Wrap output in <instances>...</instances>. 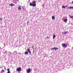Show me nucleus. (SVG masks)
I'll return each mask as SVG.
<instances>
[{"label": "nucleus", "instance_id": "nucleus-31", "mask_svg": "<svg viewBox=\"0 0 73 73\" xmlns=\"http://www.w3.org/2000/svg\"><path fill=\"white\" fill-rule=\"evenodd\" d=\"M27 23H28V22H27Z\"/></svg>", "mask_w": 73, "mask_h": 73}, {"label": "nucleus", "instance_id": "nucleus-17", "mask_svg": "<svg viewBox=\"0 0 73 73\" xmlns=\"http://www.w3.org/2000/svg\"><path fill=\"white\" fill-rule=\"evenodd\" d=\"M62 8H65V6H62Z\"/></svg>", "mask_w": 73, "mask_h": 73}, {"label": "nucleus", "instance_id": "nucleus-3", "mask_svg": "<svg viewBox=\"0 0 73 73\" xmlns=\"http://www.w3.org/2000/svg\"><path fill=\"white\" fill-rule=\"evenodd\" d=\"M62 46L64 48H66V47H67V44H66L65 43H64L62 44Z\"/></svg>", "mask_w": 73, "mask_h": 73}, {"label": "nucleus", "instance_id": "nucleus-19", "mask_svg": "<svg viewBox=\"0 0 73 73\" xmlns=\"http://www.w3.org/2000/svg\"><path fill=\"white\" fill-rule=\"evenodd\" d=\"M7 51H6L5 52V54H7Z\"/></svg>", "mask_w": 73, "mask_h": 73}, {"label": "nucleus", "instance_id": "nucleus-33", "mask_svg": "<svg viewBox=\"0 0 73 73\" xmlns=\"http://www.w3.org/2000/svg\"><path fill=\"white\" fill-rule=\"evenodd\" d=\"M23 9H24V8H23Z\"/></svg>", "mask_w": 73, "mask_h": 73}, {"label": "nucleus", "instance_id": "nucleus-16", "mask_svg": "<svg viewBox=\"0 0 73 73\" xmlns=\"http://www.w3.org/2000/svg\"><path fill=\"white\" fill-rule=\"evenodd\" d=\"M27 50L28 51V52H30V50H29V48L27 49Z\"/></svg>", "mask_w": 73, "mask_h": 73}, {"label": "nucleus", "instance_id": "nucleus-14", "mask_svg": "<svg viewBox=\"0 0 73 73\" xmlns=\"http://www.w3.org/2000/svg\"><path fill=\"white\" fill-rule=\"evenodd\" d=\"M21 7H18V9L19 10H21Z\"/></svg>", "mask_w": 73, "mask_h": 73}, {"label": "nucleus", "instance_id": "nucleus-7", "mask_svg": "<svg viewBox=\"0 0 73 73\" xmlns=\"http://www.w3.org/2000/svg\"><path fill=\"white\" fill-rule=\"evenodd\" d=\"M56 35H54L53 36V39H54V38L56 37Z\"/></svg>", "mask_w": 73, "mask_h": 73}, {"label": "nucleus", "instance_id": "nucleus-20", "mask_svg": "<svg viewBox=\"0 0 73 73\" xmlns=\"http://www.w3.org/2000/svg\"><path fill=\"white\" fill-rule=\"evenodd\" d=\"M54 49H55V48H54L51 49V50H52H52H54Z\"/></svg>", "mask_w": 73, "mask_h": 73}, {"label": "nucleus", "instance_id": "nucleus-2", "mask_svg": "<svg viewBox=\"0 0 73 73\" xmlns=\"http://www.w3.org/2000/svg\"><path fill=\"white\" fill-rule=\"evenodd\" d=\"M16 70L18 72H20L21 70V67L18 68Z\"/></svg>", "mask_w": 73, "mask_h": 73}, {"label": "nucleus", "instance_id": "nucleus-29", "mask_svg": "<svg viewBox=\"0 0 73 73\" xmlns=\"http://www.w3.org/2000/svg\"><path fill=\"white\" fill-rule=\"evenodd\" d=\"M44 5H42V6L43 7V6Z\"/></svg>", "mask_w": 73, "mask_h": 73}, {"label": "nucleus", "instance_id": "nucleus-24", "mask_svg": "<svg viewBox=\"0 0 73 73\" xmlns=\"http://www.w3.org/2000/svg\"><path fill=\"white\" fill-rule=\"evenodd\" d=\"M46 38H49V37H46Z\"/></svg>", "mask_w": 73, "mask_h": 73}, {"label": "nucleus", "instance_id": "nucleus-27", "mask_svg": "<svg viewBox=\"0 0 73 73\" xmlns=\"http://www.w3.org/2000/svg\"><path fill=\"white\" fill-rule=\"evenodd\" d=\"M72 4H73V1L72 2Z\"/></svg>", "mask_w": 73, "mask_h": 73}, {"label": "nucleus", "instance_id": "nucleus-18", "mask_svg": "<svg viewBox=\"0 0 73 73\" xmlns=\"http://www.w3.org/2000/svg\"><path fill=\"white\" fill-rule=\"evenodd\" d=\"M29 54H32V53H31V51H29Z\"/></svg>", "mask_w": 73, "mask_h": 73}, {"label": "nucleus", "instance_id": "nucleus-1", "mask_svg": "<svg viewBox=\"0 0 73 73\" xmlns=\"http://www.w3.org/2000/svg\"><path fill=\"white\" fill-rule=\"evenodd\" d=\"M36 3V1H34L33 2V3H30V6H32V7H35L36 5V4L35 3Z\"/></svg>", "mask_w": 73, "mask_h": 73}, {"label": "nucleus", "instance_id": "nucleus-30", "mask_svg": "<svg viewBox=\"0 0 73 73\" xmlns=\"http://www.w3.org/2000/svg\"><path fill=\"white\" fill-rule=\"evenodd\" d=\"M67 9H69V8H68V7L67 8Z\"/></svg>", "mask_w": 73, "mask_h": 73}, {"label": "nucleus", "instance_id": "nucleus-11", "mask_svg": "<svg viewBox=\"0 0 73 73\" xmlns=\"http://www.w3.org/2000/svg\"><path fill=\"white\" fill-rule=\"evenodd\" d=\"M68 33V31H65L63 33L64 35H65V34H66V33Z\"/></svg>", "mask_w": 73, "mask_h": 73}, {"label": "nucleus", "instance_id": "nucleus-12", "mask_svg": "<svg viewBox=\"0 0 73 73\" xmlns=\"http://www.w3.org/2000/svg\"><path fill=\"white\" fill-rule=\"evenodd\" d=\"M28 52H27V51H26L25 52V54H28Z\"/></svg>", "mask_w": 73, "mask_h": 73}, {"label": "nucleus", "instance_id": "nucleus-15", "mask_svg": "<svg viewBox=\"0 0 73 73\" xmlns=\"http://www.w3.org/2000/svg\"><path fill=\"white\" fill-rule=\"evenodd\" d=\"M70 16V18H71L72 19L73 18V16Z\"/></svg>", "mask_w": 73, "mask_h": 73}, {"label": "nucleus", "instance_id": "nucleus-32", "mask_svg": "<svg viewBox=\"0 0 73 73\" xmlns=\"http://www.w3.org/2000/svg\"><path fill=\"white\" fill-rule=\"evenodd\" d=\"M16 0V1H17V0Z\"/></svg>", "mask_w": 73, "mask_h": 73}, {"label": "nucleus", "instance_id": "nucleus-5", "mask_svg": "<svg viewBox=\"0 0 73 73\" xmlns=\"http://www.w3.org/2000/svg\"><path fill=\"white\" fill-rule=\"evenodd\" d=\"M52 20H55V17L54 16H53L52 17Z\"/></svg>", "mask_w": 73, "mask_h": 73}, {"label": "nucleus", "instance_id": "nucleus-26", "mask_svg": "<svg viewBox=\"0 0 73 73\" xmlns=\"http://www.w3.org/2000/svg\"><path fill=\"white\" fill-rule=\"evenodd\" d=\"M2 19H1V18H0V20H2Z\"/></svg>", "mask_w": 73, "mask_h": 73}, {"label": "nucleus", "instance_id": "nucleus-22", "mask_svg": "<svg viewBox=\"0 0 73 73\" xmlns=\"http://www.w3.org/2000/svg\"><path fill=\"white\" fill-rule=\"evenodd\" d=\"M2 72L1 73H2L3 72H4V70H2Z\"/></svg>", "mask_w": 73, "mask_h": 73}, {"label": "nucleus", "instance_id": "nucleus-28", "mask_svg": "<svg viewBox=\"0 0 73 73\" xmlns=\"http://www.w3.org/2000/svg\"><path fill=\"white\" fill-rule=\"evenodd\" d=\"M5 70H6V68H5Z\"/></svg>", "mask_w": 73, "mask_h": 73}, {"label": "nucleus", "instance_id": "nucleus-6", "mask_svg": "<svg viewBox=\"0 0 73 73\" xmlns=\"http://www.w3.org/2000/svg\"><path fill=\"white\" fill-rule=\"evenodd\" d=\"M9 5L10 6H11V7H12V6H14V5H15L13 4V3H11V4H10Z\"/></svg>", "mask_w": 73, "mask_h": 73}, {"label": "nucleus", "instance_id": "nucleus-25", "mask_svg": "<svg viewBox=\"0 0 73 73\" xmlns=\"http://www.w3.org/2000/svg\"><path fill=\"white\" fill-rule=\"evenodd\" d=\"M64 7H65V8H66V7H67V5H66V6H64Z\"/></svg>", "mask_w": 73, "mask_h": 73}, {"label": "nucleus", "instance_id": "nucleus-23", "mask_svg": "<svg viewBox=\"0 0 73 73\" xmlns=\"http://www.w3.org/2000/svg\"><path fill=\"white\" fill-rule=\"evenodd\" d=\"M7 73H11V72L10 71H8Z\"/></svg>", "mask_w": 73, "mask_h": 73}, {"label": "nucleus", "instance_id": "nucleus-21", "mask_svg": "<svg viewBox=\"0 0 73 73\" xmlns=\"http://www.w3.org/2000/svg\"><path fill=\"white\" fill-rule=\"evenodd\" d=\"M7 71H8V72L10 71H9V68H8L7 69Z\"/></svg>", "mask_w": 73, "mask_h": 73}, {"label": "nucleus", "instance_id": "nucleus-8", "mask_svg": "<svg viewBox=\"0 0 73 73\" xmlns=\"http://www.w3.org/2000/svg\"><path fill=\"white\" fill-rule=\"evenodd\" d=\"M64 21L65 23H66V22H67V19H64Z\"/></svg>", "mask_w": 73, "mask_h": 73}, {"label": "nucleus", "instance_id": "nucleus-13", "mask_svg": "<svg viewBox=\"0 0 73 73\" xmlns=\"http://www.w3.org/2000/svg\"><path fill=\"white\" fill-rule=\"evenodd\" d=\"M69 8L70 9H73V7H69Z\"/></svg>", "mask_w": 73, "mask_h": 73}, {"label": "nucleus", "instance_id": "nucleus-9", "mask_svg": "<svg viewBox=\"0 0 73 73\" xmlns=\"http://www.w3.org/2000/svg\"><path fill=\"white\" fill-rule=\"evenodd\" d=\"M13 54L14 55H16V54H17V52H14Z\"/></svg>", "mask_w": 73, "mask_h": 73}, {"label": "nucleus", "instance_id": "nucleus-10", "mask_svg": "<svg viewBox=\"0 0 73 73\" xmlns=\"http://www.w3.org/2000/svg\"><path fill=\"white\" fill-rule=\"evenodd\" d=\"M55 50H58V48L57 47L55 48Z\"/></svg>", "mask_w": 73, "mask_h": 73}, {"label": "nucleus", "instance_id": "nucleus-4", "mask_svg": "<svg viewBox=\"0 0 73 73\" xmlns=\"http://www.w3.org/2000/svg\"><path fill=\"white\" fill-rule=\"evenodd\" d=\"M31 70L29 68L27 69L26 70V71L27 73H30V72H31Z\"/></svg>", "mask_w": 73, "mask_h": 73}]
</instances>
